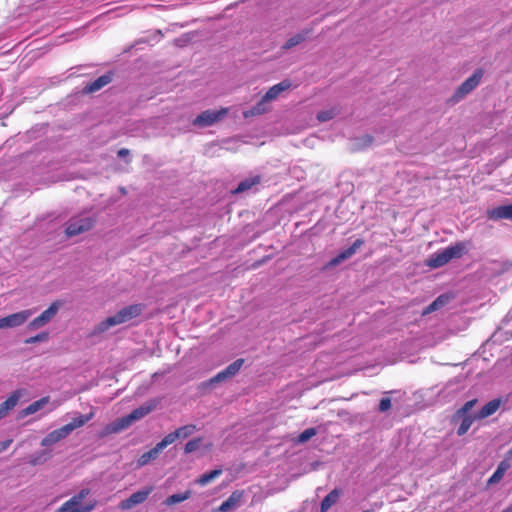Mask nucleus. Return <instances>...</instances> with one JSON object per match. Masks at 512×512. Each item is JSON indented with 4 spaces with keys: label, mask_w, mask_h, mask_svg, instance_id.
Here are the masks:
<instances>
[{
    "label": "nucleus",
    "mask_w": 512,
    "mask_h": 512,
    "mask_svg": "<svg viewBox=\"0 0 512 512\" xmlns=\"http://www.w3.org/2000/svg\"><path fill=\"white\" fill-rule=\"evenodd\" d=\"M143 311V305L132 304L120 309L116 314L107 317L103 321L99 322L91 331L90 336H99L110 328L127 323L128 321L138 317Z\"/></svg>",
    "instance_id": "1"
},
{
    "label": "nucleus",
    "mask_w": 512,
    "mask_h": 512,
    "mask_svg": "<svg viewBox=\"0 0 512 512\" xmlns=\"http://www.w3.org/2000/svg\"><path fill=\"white\" fill-rule=\"evenodd\" d=\"M467 251L466 243L457 242L454 245L446 247L433 255L427 261V265L431 268H439L447 264L453 259L462 257Z\"/></svg>",
    "instance_id": "2"
},
{
    "label": "nucleus",
    "mask_w": 512,
    "mask_h": 512,
    "mask_svg": "<svg viewBox=\"0 0 512 512\" xmlns=\"http://www.w3.org/2000/svg\"><path fill=\"white\" fill-rule=\"evenodd\" d=\"M89 494V489H81L77 494L64 502L57 512H91L95 508L96 502L92 500L84 502V499Z\"/></svg>",
    "instance_id": "3"
},
{
    "label": "nucleus",
    "mask_w": 512,
    "mask_h": 512,
    "mask_svg": "<svg viewBox=\"0 0 512 512\" xmlns=\"http://www.w3.org/2000/svg\"><path fill=\"white\" fill-rule=\"evenodd\" d=\"M95 220L87 215L72 217L66 224L65 233L68 237H73L90 230Z\"/></svg>",
    "instance_id": "4"
},
{
    "label": "nucleus",
    "mask_w": 512,
    "mask_h": 512,
    "mask_svg": "<svg viewBox=\"0 0 512 512\" xmlns=\"http://www.w3.org/2000/svg\"><path fill=\"white\" fill-rule=\"evenodd\" d=\"M228 114V108H221L219 110H205L200 113L194 120L193 125L198 128H205L212 126Z\"/></svg>",
    "instance_id": "5"
},
{
    "label": "nucleus",
    "mask_w": 512,
    "mask_h": 512,
    "mask_svg": "<svg viewBox=\"0 0 512 512\" xmlns=\"http://www.w3.org/2000/svg\"><path fill=\"white\" fill-rule=\"evenodd\" d=\"M61 303L59 301L53 302L46 310H44L38 317L29 322L27 329L29 331L38 330L46 326L58 313Z\"/></svg>",
    "instance_id": "6"
},
{
    "label": "nucleus",
    "mask_w": 512,
    "mask_h": 512,
    "mask_svg": "<svg viewBox=\"0 0 512 512\" xmlns=\"http://www.w3.org/2000/svg\"><path fill=\"white\" fill-rule=\"evenodd\" d=\"M34 312V309H26L0 318V330L22 326L28 321Z\"/></svg>",
    "instance_id": "7"
},
{
    "label": "nucleus",
    "mask_w": 512,
    "mask_h": 512,
    "mask_svg": "<svg viewBox=\"0 0 512 512\" xmlns=\"http://www.w3.org/2000/svg\"><path fill=\"white\" fill-rule=\"evenodd\" d=\"M483 74L482 69L475 70L474 73L458 87L454 94V98L456 100H460L474 90L479 85Z\"/></svg>",
    "instance_id": "8"
},
{
    "label": "nucleus",
    "mask_w": 512,
    "mask_h": 512,
    "mask_svg": "<svg viewBox=\"0 0 512 512\" xmlns=\"http://www.w3.org/2000/svg\"><path fill=\"white\" fill-rule=\"evenodd\" d=\"M153 491L152 486L145 487L142 490H139L137 492H134L129 498L121 501L119 504V507L121 510H130L136 505L142 504L145 502L148 498V496Z\"/></svg>",
    "instance_id": "9"
},
{
    "label": "nucleus",
    "mask_w": 512,
    "mask_h": 512,
    "mask_svg": "<svg viewBox=\"0 0 512 512\" xmlns=\"http://www.w3.org/2000/svg\"><path fill=\"white\" fill-rule=\"evenodd\" d=\"M132 424H133L132 420L130 419L129 414H128V415H126L122 418H119V419L115 420L114 422L106 425L101 434H102V436H107L110 434L119 433V432L127 429L128 427H130Z\"/></svg>",
    "instance_id": "10"
},
{
    "label": "nucleus",
    "mask_w": 512,
    "mask_h": 512,
    "mask_svg": "<svg viewBox=\"0 0 512 512\" xmlns=\"http://www.w3.org/2000/svg\"><path fill=\"white\" fill-rule=\"evenodd\" d=\"M363 244H364L363 240H361V239L355 240L354 243L350 247H348L347 249L340 252L336 257L332 258L329 261L328 265L330 267H334V266H337L338 264H340L341 262L351 258Z\"/></svg>",
    "instance_id": "11"
},
{
    "label": "nucleus",
    "mask_w": 512,
    "mask_h": 512,
    "mask_svg": "<svg viewBox=\"0 0 512 512\" xmlns=\"http://www.w3.org/2000/svg\"><path fill=\"white\" fill-rule=\"evenodd\" d=\"M292 87V82L289 79H284L278 84L273 85L264 95V101H273L277 99L281 93L289 90Z\"/></svg>",
    "instance_id": "12"
},
{
    "label": "nucleus",
    "mask_w": 512,
    "mask_h": 512,
    "mask_svg": "<svg viewBox=\"0 0 512 512\" xmlns=\"http://www.w3.org/2000/svg\"><path fill=\"white\" fill-rule=\"evenodd\" d=\"M260 175H250L239 182L237 188L233 191L234 193H243L249 190H257V186L261 183Z\"/></svg>",
    "instance_id": "13"
},
{
    "label": "nucleus",
    "mask_w": 512,
    "mask_h": 512,
    "mask_svg": "<svg viewBox=\"0 0 512 512\" xmlns=\"http://www.w3.org/2000/svg\"><path fill=\"white\" fill-rule=\"evenodd\" d=\"M158 404L157 400H151L150 402L134 409L130 414L129 417L132 420V423L135 421H138L142 418H144L146 415H148L151 411H153Z\"/></svg>",
    "instance_id": "14"
},
{
    "label": "nucleus",
    "mask_w": 512,
    "mask_h": 512,
    "mask_svg": "<svg viewBox=\"0 0 512 512\" xmlns=\"http://www.w3.org/2000/svg\"><path fill=\"white\" fill-rule=\"evenodd\" d=\"M22 393L20 390L14 391L3 403L0 404V419L8 415L18 403Z\"/></svg>",
    "instance_id": "15"
},
{
    "label": "nucleus",
    "mask_w": 512,
    "mask_h": 512,
    "mask_svg": "<svg viewBox=\"0 0 512 512\" xmlns=\"http://www.w3.org/2000/svg\"><path fill=\"white\" fill-rule=\"evenodd\" d=\"M502 403L503 401L500 398L489 401L476 414V418L481 420L493 415L500 408Z\"/></svg>",
    "instance_id": "16"
},
{
    "label": "nucleus",
    "mask_w": 512,
    "mask_h": 512,
    "mask_svg": "<svg viewBox=\"0 0 512 512\" xmlns=\"http://www.w3.org/2000/svg\"><path fill=\"white\" fill-rule=\"evenodd\" d=\"M68 436L63 427L53 430L47 434L41 441V445L44 447L52 446Z\"/></svg>",
    "instance_id": "17"
},
{
    "label": "nucleus",
    "mask_w": 512,
    "mask_h": 512,
    "mask_svg": "<svg viewBox=\"0 0 512 512\" xmlns=\"http://www.w3.org/2000/svg\"><path fill=\"white\" fill-rule=\"evenodd\" d=\"M94 416V413L91 412L86 415H79L75 417L70 423L62 426L66 433L70 435L75 429L84 426L87 422H89Z\"/></svg>",
    "instance_id": "18"
},
{
    "label": "nucleus",
    "mask_w": 512,
    "mask_h": 512,
    "mask_svg": "<svg viewBox=\"0 0 512 512\" xmlns=\"http://www.w3.org/2000/svg\"><path fill=\"white\" fill-rule=\"evenodd\" d=\"M489 219H512V204L500 206L488 212Z\"/></svg>",
    "instance_id": "19"
},
{
    "label": "nucleus",
    "mask_w": 512,
    "mask_h": 512,
    "mask_svg": "<svg viewBox=\"0 0 512 512\" xmlns=\"http://www.w3.org/2000/svg\"><path fill=\"white\" fill-rule=\"evenodd\" d=\"M111 81H112V76L110 74H104V75L98 77L93 82H91L89 85H87L85 87L84 91L88 92V93L96 92V91L100 90L101 88H103L104 86H106L107 84H109Z\"/></svg>",
    "instance_id": "20"
},
{
    "label": "nucleus",
    "mask_w": 512,
    "mask_h": 512,
    "mask_svg": "<svg viewBox=\"0 0 512 512\" xmlns=\"http://www.w3.org/2000/svg\"><path fill=\"white\" fill-rule=\"evenodd\" d=\"M310 30H303L292 37H290L286 43L282 46L283 50H289L302 42H304L309 36Z\"/></svg>",
    "instance_id": "21"
},
{
    "label": "nucleus",
    "mask_w": 512,
    "mask_h": 512,
    "mask_svg": "<svg viewBox=\"0 0 512 512\" xmlns=\"http://www.w3.org/2000/svg\"><path fill=\"white\" fill-rule=\"evenodd\" d=\"M451 297L447 294H442L438 296L430 305H428L422 312V315H427L431 312H434L441 307L445 306L449 303Z\"/></svg>",
    "instance_id": "22"
},
{
    "label": "nucleus",
    "mask_w": 512,
    "mask_h": 512,
    "mask_svg": "<svg viewBox=\"0 0 512 512\" xmlns=\"http://www.w3.org/2000/svg\"><path fill=\"white\" fill-rule=\"evenodd\" d=\"M240 499L241 494L238 491H235L225 501L222 502L218 510L220 512H228L238 506Z\"/></svg>",
    "instance_id": "23"
},
{
    "label": "nucleus",
    "mask_w": 512,
    "mask_h": 512,
    "mask_svg": "<svg viewBox=\"0 0 512 512\" xmlns=\"http://www.w3.org/2000/svg\"><path fill=\"white\" fill-rule=\"evenodd\" d=\"M340 492L337 489L332 490L321 502V512H327L339 500Z\"/></svg>",
    "instance_id": "24"
},
{
    "label": "nucleus",
    "mask_w": 512,
    "mask_h": 512,
    "mask_svg": "<svg viewBox=\"0 0 512 512\" xmlns=\"http://www.w3.org/2000/svg\"><path fill=\"white\" fill-rule=\"evenodd\" d=\"M162 451L159 449V447L156 445L154 448H152L151 450H149L148 452H145L143 453L139 458H138V461H137V464L139 467H143L145 465H147L151 460H154L156 459L159 454L161 453Z\"/></svg>",
    "instance_id": "25"
},
{
    "label": "nucleus",
    "mask_w": 512,
    "mask_h": 512,
    "mask_svg": "<svg viewBox=\"0 0 512 512\" xmlns=\"http://www.w3.org/2000/svg\"><path fill=\"white\" fill-rule=\"evenodd\" d=\"M268 102L269 101H264V96H263L261 98V100L255 106H253L250 110H247L243 113L244 117L248 118V117L264 114L265 112L268 111V107H267Z\"/></svg>",
    "instance_id": "26"
},
{
    "label": "nucleus",
    "mask_w": 512,
    "mask_h": 512,
    "mask_svg": "<svg viewBox=\"0 0 512 512\" xmlns=\"http://www.w3.org/2000/svg\"><path fill=\"white\" fill-rule=\"evenodd\" d=\"M48 402H49V397H43V398L31 403L29 406H27L21 412V414L23 416H28V415L34 414L37 411H39L40 409H42Z\"/></svg>",
    "instance_id": "27"
},
{
    "label": "nucleus",
    "mask_w": 512,
    "mask_h": 512,
    "mask_svg": "<svg viewBox=\"0 0 512 512\" xmlns=\"http://www.w3.org/2000/svg\"><path fill=\"white\" fill-rule=\"evenodd\" d=\"M461 418H462L461 424L457 429V434L459 436H463L464 434H466L467 431L470 429L471 425L473 424V422L475 420H479L478 418H476V414L462 416Z\"/></svg>",
    "instance_id": "28"
},
{
    "label": "nucleus",
    "mask_w": 512,
    "mask_h": 512,
    "mask_svg": "<svg viewBox=\"0 0 512 512\" xmlns=\"http://www.w3.org/2000/svg\"><path fill=\"white\" fill-rule=\"evenodd\" d=\"M222 473V470L221 469H215V470H212L208 473H205L203 475H201L198 479H197V483L201 486H205L207 485L208 483H210L211 481H213L214 479H216L217 477H219Z\"/></svg>",
    "instance_id": "29"
},
{
    "label": "nucleus",
    "mask_w": 512,
    "mask_h": 512,
    "mask_svg": "<svg viewBox=\"0 0 512 512\" xmlns=\"http://www.w3.org/2000/svg\"><path fill=\"white\" fill-rule=\"evenodd\" d=\"M190 495H191L190 491H185L184 493H177V494L170 495L169 497L166 498V500L164 501V504L167 506H171V505L183 502V501L189 499Z\"/></svg>",
    "instance_id": "30"
},
{
    "label": "nucleus",
    "mask_w": 512,
    "mask_h": 512,
    "mask_svg": "<svg viewBox=\"0 0 512 512\" xmlns=\"http://www.w3.org/2000/svg\"><path fill=\"white\" fill-rule=\"evenodd\" d=\"M243 364H244L243 359H237L234 362H232L230 365H228L223 371L226 376H228L229 378H232L240 371Z\"/></svg>",
    "instance_id": "31"
},
{
    "label": "nucleus",
    "mask_w": 512,
    "mask_h": 512,
    "mask_svg": "<svg viewBox=\"0 0 512 512\" xmlns=\"http://www.w3.org/2000/svg\"><path fill=\"white\" fill-rule=\"evenodd\" d=\"M196 430H197L196 425L189 424V425H184V426L176 429L175 431L177 433L178 439H186V438L190 437Z\"/></svg>",
    "instance_id": "32"
},
{
    "label": "nucleus",
    "mask_w": 512,
    "mask_h": 512,
    "mask_svg": "<svg viewBox=\"0 0 512 512\" xmlns=\"http://www.w3.org/2000/svg\"><path fill=\"white\" fill-rule=\"evenodd\" d=\"M202 438L201 437H198V438H194L190 441H188L186 444H185V447H184V452L186 454H190V453H193L195 452L196 450H198L202 444Z\"/></svg>",
    "instance_id": "33"
},
{
    "label": "nucleus",
    "mask_w": 512,
    "mask_h": 512,
    "mask_svg": "<svg viewBox=\"0 0 512 512\" xmlns=\"http://www.w3.org/2000/svg\"><path fill=\"white\" fill-rule=\"evenodd\" d=\"M178 439L176 431L171 432L167 434L159 443L156 445L159 447V449L162 451L165 449L168 445L172 444Z\"/></svg>",
    "instance_id": "34"
},
{
    "label": "nucleus",
    "mask_w": 512,
    "mask_h": 512,
    "mask_svg": "<svg viewBox=\"0 0 512 512\" xmlns=\"http://www.w3.org/2000/svg\"><path fill=\"white\" fill-rule=\"evenodd\" d=\"M336 114H337V110L335 108H332L329 110H324L317 114V119L320 122H326V121L333 119L336 116Z\"/></svg>",
    "instance_id": "35"
},
{
    "label": "nucleus",
    "mask_w": 512,
    "mask_h": 512,
    "mask_svg": "<svg viewBox=\"0 0 512 512\" xmlns=\"http://www.w3.org/2000/svg\"><path fill=\"white\" fill-rule=\"evenodd\" d=\"M477 399L467 401L460 409L456 412V417L466 416L467 413L476 405Z\"/></svg>",
    "instance_id": "36"
},
{
    "label": "nucleus",
    "mask_w": 512,
    "mask_h": 512,
    "mask_svg": "<svg viewBox=\"0 0 512 512\" xmlns=\"http://www.w3.org/2000/svg\"><path fill=\"white\" fill-rule=\"evenodd\" d=\"M47 459H48V457L46 456V452L42 451V452L32 454L30 456L29 463L31 465L35 466V465L43 464L44 462L47 461Z\"/></svg>",
    "instance_id": "37"
},
{
    "label": "nucleus",
    "mask_w": 512,
    "mask_h": 512,
    "mask_svg": "<svg viewBox=\"0 0 512 512\" xmlns=\"http://www.w3.org/2000/svg\"><path fill=\"white\" fill-rule=\"evenodd\" d=\"M317 434L316 428H308L298 436V443H305Z\"/></svg>",
    "instance_id": "38"
},
{
    "label": "nucleus",
    "mask_w": 512,
    "mask_h": 512,
    "mask_svg": "<svg viewBox=\"0 0 512 512\" xmlns=\"http://www.w3.org/2000/svg\"><path fill=\"white\" fill-rule=\"evenodd\" d=\"M48 333L47 332H41L35 336L29 337L25 340L26 344H34L38 342H45L48 340Z\"/></svg>",
    "instance_id": "39"
},
{
    "label": "nucleus",
    "mask_w": 512,
    "mask_h": 512,
    "mask_svg": "<svg viewBox=\"0 0 512 512\" xmlns=\"http://www.w3.org/2000/svg\"><path fill=\"white\" fill-rule=\"evenodd\" d=\"M503 465H504V463H501L498 466L497 470L494 472V474L491 476V478L489 480L490 483L496 482L501 479V477L503 476V473L505 471V467Z\"/></svg>",
    "instance_id": "40"
},
{
    "label": "nucleus",
    "mask_w": 512,
    "mask_h": 512,
    "mask_svg": "<svg viewBox=\"0 0 512 512\" xmlns=\"http://www.w3.org/2000/svg\"><path fill=\"white\" fill-rule=\"evenodd\" d=\"M391 408V399L386 397L382 398L379 403V411L380 412H386Z\"/></svg>",
    "instance_id": "41"
},
{
    "label": "nucleus",
    "mask_w": 512,
    "mask_h": 512,
    "mask_svg": "<svg viewBox=\"0 0 512 512\" xmlns=\"http://www.w3.org/2000/svg\"><path fill=\"white\" fill-rule=\"evenodd\" d=\"M229 379L228 376L225 375L224 371H220L219 373H217L214 377H212L210 379V384H215V383H219V382H223L225 380Z\"/></svg>",
    "instance_id": "42"
},
{
    "label": "nucleus",
    "mask_w": 512,
    "mask_h": 512,
    "mask_svg": "<svg viewBox=\"0 0 512 512\" xmlns=\"http://www.w3.org/2000/svg\"><path fill=\"white\" fill-rule=\"evenodd\" d=\"M12 439H7L5 441L0 442V453L5 451L12 443Z\"/></svg>",
    "instance_id": "43"
},
{
    "label": "nucleus",
    "mask_w": 512,
    "mask_h": 512,
    "mask_svg": "<svg viewBox=\"0 0 512 512\" xmlns=\"http://www.w3.org/2000/svg\"><path fill=\"white\" fill-rule=\"evenodd\" d=\"M358 141H363L364 146H368L372 142V137L369 135L364 136L362 139H359Z\"/></svg>",
    "instance_id": "44"
},
{
    "label": "nucleus",
    "mask_w": 512,
    "mask_h": 512,
    "mask_svg": "<svg viewBox=\"0 0 512 512\" xmlns=\"http://www.w3.org/2000/svg\"><path fill=\"white\" fill-rule=\"evenodd\" d=\"M129 155V150L126 149V148H122L118 151V156L119 157H126Z\"/></svg>",
    "instance_id": "45"
},
{
    "label": "nucleus",
    "mask_w": 512,
    "mask_h": 512,
    "mask_svg": "<svg viewBox=\"0 0 512 512\" xmlns=\"http://www.w3.org/2000/svg\"><path fill=\"white\" fill-rule=\"evenodd\" d=\"M154 36L155 38L159 39L161 37V31H156Z\"/></svg>",
    "instance_id": "46"
},
{
    "label": "nucleus",
    "mask_w": 512,
    "mask_h": 512,
    "mask_svg": "<svg viewBox=\"0 0 512 512\" xmlns=\"http://www.w3.org/2000/svg\"><path fill=\"white\" fill-rule=\"evenodd\" d=\"M509 454L510 456H512V448L509 450Z\"/></svg>",
    "instance_id": "47"
},
{
    "label": "nucleus",
    "mask_w": 512,
    "mask_h": 512,
    "mask_svg": "<svg viewBox=\"0 0 512 512\" xmlns=\"http://www.w3.org/2000/svg\"><path fill=\"white\" fill-rule=\"evenodd\" d=\"M510 511H511L510 509H506V510H504L503 512H510Z\"/></svg>",
    "instance_id": "48"
}]
</instances>
